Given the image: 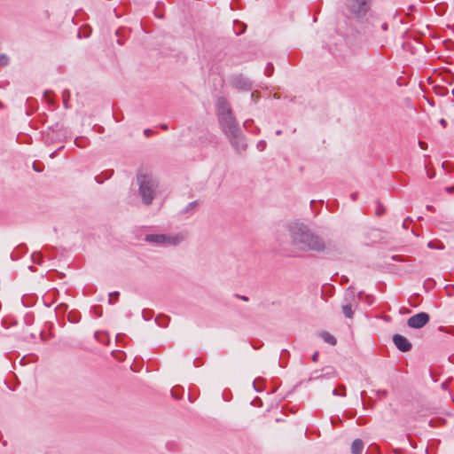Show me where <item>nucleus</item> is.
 I'll use <instances>...</instances> for the list:
<instances>
[{
	"instance_id": "1",
	"label": "nucleus",
	"mask_w": 454,
	"mask_h": 454,
	"mask_svg": "<svg viewBox=\"0 0 454 454\" xmlns=\"http://www.w3.org/2000/svg\"><path fill=\"white\" fill-rule=\"evenodd\" d=\"M292 246L302 252H322L325 249L324 239L303 223H294L289 227Z\"/></svg>"
},
{
	"instance_id": "2",
	"label": "nucleus",
	"mask_w": 454,
	"mask_h": 454,
	"mask_svg": "<svg viewBox=\"0 0 454 454\" xmlns=\"http://www.w3.org/2000/svg\"><path fill=\"white\" fill-rule=\"evenodd\" d=\"M138 193L145 205H150L159 190V183L152 173L140 170L137 175Z\"/></svg>"
},
{
	"instance_id": "3",
	"label": "nucleus",
	"mask_w": 454,
	"mask_h": 454,
	"mask_svg": "<svg viewBox=\"0 0 454 454\" xmlns=\"http://www.w3.org/2000/svg\"><path fill=\"white\" fill-rule=\"evenodd\" d=\"M145 240L161 247H175L184 240V235L181 233L147 234L145 237Z\"/></svg>"
},
{
	"instance_id": "4",
	"label": "nucleus",
	"mask_w": 454,
	"mask_h": 454,
	"mask_svg": "<svg viewBox=\"0 0 454 454\" xmlns=\"http://www.w3.org/2000/svg\"><path fill=\"white\" fill-rule=\"evenodd\" d=\"M372 0H346L345 7L349 17L354 19L364 18L370 11Z\"/></svg>"
},
{
	"instance_id": "5",
	"label": "nucleus",
	"mask_w": 454,
	"mask_h": 454,
	"mask_svg": "<svg viewBox=\"0 0 454 454\" xmlns=\"http://www.w3.org/2000/svg\"><path fill=\"white\" fill-rule=\"evenodd\" d=\"M219 122L225 136L232 134L239 129L236 118L233 114L220 118Z\"/></svg>"
},
{
	"instance_id": "6",
	"label": "nucleus",
	"mask_w": 454,
	"mask_h": 454,
	"mask_svg": "<svg viewBox=\"0 0 454 454\" xmlns=\"http://www.w3.org/2000/svg\"><path fill=\"white\" fill-rule=\"evenodd\" d=\"M229 139V142L231 145L235 148V150L240 153L244 152L247 148V143L244 135L240 131V129L237 130L236 132H233L232 134H230L226 136Z\"/></svg>"
},
{
	"instance_id": "7",
	"label": "nucleus",
	"mask_w": 454,
	"mask_h": 454,
	"mask_svg": "<svg viewBox=\"0 0 454 454\" xmlns=\"http://www.w3.org/2000/svg\"><path fill=\"white\" fill-rule=\"evenodd\" d=\"M345 303L342 305V312L348 318H352L354 312L353 307L357 306L356 298L353 291L348 290L344 298Z\"/></svg>"
},
{
	"instance_id": "8",
	"label": "nucleus",
	"mask_w": 454,
	"mask_h": 454,
	"mask_svg": "<svg viewBox=\"0 0 454 454\" xmlns=\"http://www.w3.org/2000/svg\"><path fill=\"white\" fill-rule=\"evenodd\" d=\"M429 315L426 312H419L407 320L409 327L413 329H419L425 326L429 322Z\"/></svg>"
},
{
	"instance_id": "9",
	"label": "nucleus",
	"mask_w": 454,
	"mask_h": 454,
	"mask_svg": "<svg viewBox=\"0 0 454 454\" xmlns=\"http://www.w3.org/2000/svg\"><path fill=\"white\" fill-rule=\"evenodd\" d=\"M231 85L239 90H249L252 88V83L247 77L242 74H236L231 78Z\"/></svg>"
},
{
	"instance_id": "10",
	"label": "nucleus",
	"mask_w": 454,
	"mask_h": 454,
	"mask_svg": "<svg viewBox=\"0 0 454 454\" xmlns=\"http://www.w3.org/2000/svg\"><path fill=\"white\" fill-rule=\"evenodd\" d=\"M393 342L395 347L402 352L410 351L412 348L411 341L401 334H395L393 336Z\"/></svg>"
},
{
	"instance_id": "11",
	"label": "nucleus",
	"mask_w": 454,
	"mask_h": 454,
	"mask_svg": "<svg viewBox=\"0 0 454 454\" xmlns=\"http://www.w3.org/2000/svg\"><path fill=\"white\" fill-rule=\"evenodd\" d=\"M218 118L232 115V111L227 100L223 98H219L216 103Z\"/></svg>"
},
{
	"instance_id": "12",
	"label": "nucleus",
	"mask_w": 454,
	"mask_h": 454,
	"mask_svg": "<svg viewBox=\"0 0 454 454\" xmlns=\"http://www.w3.org/2000/svg\"><path fill=\"white\" fill-rule=\"evenodd\" d=\"M364 450V442L360 439H356L351 445L352 454H362Z\"/></svg>"
},
{
	"instance_id": "13",
	"label": "nucleus",
	"mask_w": 454,
	"mask_h": 454,
	"mask_svg": "<svg viewBox=\"0 0 454 454\" xmlns=\"http://www.w3.org/2000/svg\"><path fill=\"white\" fill-rule=\"evenodd\" d=\"M320 336L322 337V339L328 344H331L333 346H334L337 342L336 339L334 336H333L332 334H330L329 333L327 332H322L320 333Z\"/></svg>"
},
{
	"instance_id": "14",
	"label": "nucleus",
	"mask_w": 454,
	"mask_h": 454,
	"mask_svg": "<svg viewBox=\"0 0 454 454\" xmlns=\"http://www.w3.org/2000/svg\"><path fill=\"white\" fill-rule=\"evenodd\" d=\"M427 247L431 249H443L444 248V246L442 243L441 242H434V241H430L428 242L427 244Z\"/></svg>"
},
{
	"instance_id": "15",
	"label": "nucleus",
	"mask_w": 454,
	"mask_h": 454,
	"mask_svg": "<svg viewBox=\"0 0 454 454\" xmlns=\"http://www.w3.org/2000/svg\"><path fill=\"white\" fill-rule=\"evenodd\" d=\"M333 395H339V396H345L346 395V389L344 386H340L339 388H335L333 391Z\"/></svg>"
},
{
	"instance_id": "16",
	"label": "nucleus",
	"mask_w": 454,
	"mask_h": 454,
	"mask_svg": "<svg viewBox=\"0 0 454 454\" xmlns=\"http://www.w3.org/2000/svg\"><path fill=\"white\" fill-rule=\"evenodd\" d=\"M32 261L35 263L42 264V254L40 252L32 254Z\"/></svg>"
},
{
	"instance_id": "17",
	"label": "nucleus",
	"mask_w": 454,
	"mask_h": 454,
	"mask_svg": "<svg viewBox=\"0 0 454 454\" xmlns=\"http://www.w3.org/2000/svg\"><path fill=\"white\" fill-rule=\"evenodd\" d=\"M9 57L5 54H0V67H5L9 64Z\"/></svg>"
},
{
	"instance_id": "18",
	"label": "nucleus",
	"mask_w": 454,
	"mask_h": 454,
	"mask_svg": "<svg viewBox=\"0 0 454 454\" xmlns=\"http://www.w3.org/2000/svg\"><path fill=\"white\" fill-rule=\"evenodd\" d=\"M68 98H69V91L66 90L63 91V99H64V105L66 107H67V102Z\"/></svg>"
},
{
	"instance_id": "19",
	"label": "nucleus",
	"mask_w": 454,
	"mask_h": 454,
	"mask_svg": "<svg viewBox=\"0 0 454 454\" xmlns=\"http://www.w3.org/2000/svg\"><path fill=\"white\" fill-rule=\"evenodd\" d=\"M273 70V66L271 64H268V66L265 68V74L270 76L271 75Z\"/></svg>"
},
{
	"instance_id": "20",
	"label": "nucleus",
	"mask_w": 454,
	"mask_h": 454,
	"mask_svg": "<svg viewBox=\"0 0 454 454\" xmlns=\"http://www.w3.org/2000/svg\"><path fill=\"white\" fill-rule=\"evenodd\" d=\"M82 137H77L74 140V144L79 147H84L85 145L82 144Z\"/></svg>"
},
{
	"instance_id": "21",
	"label": "nucleus",
	"mask_w": 454,
	"mask_h": 454,
	"mask_svg": "<svg viewBox=\"0 0 454 454\" xmlns=\"http://www.w3.org/2000/svg\"><path fill=\"white\" fill-rule=\"evenodd\" d=\"M118 296H119V293L118 292H114V293L109 294L110 303L113 302V298H114L116 300L118 298Z\"/></svg>"
},
{
	"instance_id": "22",
	"label": "nucleus",
	"mask_w": 454,
	"mask_h": 454,
	"mask_svg": "<svg viewBox=\"0 0 454 454\" xmlns=\"http://www.w3.org/2000/svg\"><path fill=\"white\" fill-rule=\"evenodd\" d=\"M264 146H265V142H264V141H260V142L257 144V147H258V149H259V150H261V151H262V150H263Z\"/></svg>"
},
{
	"instance_id": "23",
	"label": "nucleus",
	"mask_w": 454,
	"mask_h": 454,
	"mask_svg": "<svg viewBox=\"0 0 454 454\" xmlns=\"http://www.w3.org/2000/svg\"><path fill=\"white\" fill-rule=\"evenodd\" d=\"M419 145L420 148L423 150H426L427 148V144L426 142L419 141Z\"/></svg>"
},
{
	"instance_id": "24",
	"label": "nucleus",
	"mask_w": 454,
	"mask_h": 454,
	"mask_svg": "<svg viewBox=\"0 0 454 454\" xmlns=\"http://www.w3.org/2000/svg\"><path fill=\"white\" fill-rule=\"evenodd\" d=\"M318 356H319V354H318V352H317H317H315V353L312 355V360H313V362H317Z\"/></svg>"
},
{
	"instance_id": "25",
	"label": "nucleus",
	"mask_w": 454,
	"mask_h": 454,
	"mask_svg": "<svg viewBox=\"0 0 454 454\" xmlns=\"http://www.w3.org/2000/svg\"><path fill=\"white\" fill-rule=\"evenodd\" d=\"M439 121L442 127H446L447 121L445 119H441Z\"/></svg>"
},
{
	"instance_id": "26",
	"label": "nucleus",
	"mask_w": 454,
	"mask_h": 454,
	"mask_svg": "<svg viewBox=\"0 0 454 454\" xmlns=\"http://www.w3.org/2000/svg\"><path fill=\"white\" fill-rule=\"evenodd\" d=\"M253 121L252 120H247L245 122H244V127L245 128H247L248 125H250V122H252Z\"/></svg>"
},
{
	"instance_id": "27",
	"label": "nucleus",
	"mask_w": 454,
	"mask_h": 454,
	"mask_svg": "<svg viewBox=\"0 0 454 454\" xmlns=\"http://www.w3.org/2000/svg\"><path fill=\"white\" fill-rule=\"evenodd\" d=\"M446 191H447L448 192H450H450H452L454 191V186H452V187H447V188H446Z\"/></svg>"
},
{
	"instance_id": "28",
	"label": "nucleus",
	"mask_w": 454,
	"mask_h": 454,
	"mask_svg": "<svg viewBox=\"0 0 454 454\" xmlns=\"http://www.w3.org/2000/svg\"><path fill=\"white\" fill-rule=\"evenodd\" d=\"M379 393H380V395H382L384 396L387 395V391L386 390H381Z\"/></svg>"
},
{
	"instance_id": "29",
	"label": "nucleus",
	"mask_w": 454,
	"mask_h": 454,
	"mask_svg": "<svg viewBox=\"0 0 454 454\" xmlns=\"http://www.w3.org/2000/svg\"><path fill=\"white\" fill-rule=\"evenodd\" d=\"M382 28H383L384 30H387V24H384V25L382 26Z\"/></svg>"
},
{
	"instance_id": "30",
	"label": "nucleus",
	"mask_w": 454,
	"mask_h": 454,
	"mask_svg": "<svg viewBox=\"0 0 454 454\" xmlns=\"http://www.w3.org/2000/svg\"><path fill=\"white\" fill-rule=\"evenodd\" d=\"M33 168H34V169H35V171H39V169H37V167H35V163H34V165H33Z\"/></svg>"
},
{
	"instance_id": "31",
	"label": "nucleus",
	"mask_w": 454,
	"mask_h": 454,
	"mask_svg": "<svg viewBox=\"0 0 454 454\" xmlns=\"http://www.w3.org/2000/svg\"><path fill=\"white\" fill-rule=\"evenodd\" d=\"M427 208L428 210H431V209L433 208V207H432V206H427Z\"/></svg>"
},
{
	"instance_id": "32",
	"label": "nucleus",
	"mask_w": 454,
	"mask_h": 454,
	"mask_svg": "<svg viewBox=\"0 0 454 454\" xmlns=\"http://www.w3.org/2000/svg\"><path fill=\"white\" fill-rule=\"evenodd\" d=\"M161 127H162V129H168V126H167V125H162Z\"/></svg>"
},
{
	"instance_id": "33",
	"label": "nucleus",
	"mask_w": 454,
	"mask_h": 454,
	"mask_svg": "<svg viewBox=\"0 0 454 454\" xmlns=\"http://www.w3.org/2000/svg\"><path fill=\"white\" fill-rule=\"evenodd\" d=\"M145 132L146 135H148L149 132H150V129H145Z\"/></svg>"
},
{
	"instance_id": "34",
	"label": "nucleus",
	"mask_w": 454,
	"mask_h": 454,
	"mask_svg": "<svg viewBox=\"0 0 454 454\" xmlns=\"http://www.w3.org/2000/svg\"><path fill=\"white\" fill-rule=\"evenodd\" d=\"M322 377H323L322 375L315 376L314 379H319V378H322Z\"/></svg>"
},
{
	"instance_id": "35",
	"label": "nucleus",
	"mask_w": 454,
	"mask_h": 454,
	"mask_svg": "<svg viewBox=\"0 0 454 454\" xmlns=\"http://www.w3.org/2000/svg\"><path fill=\"white\" fill-rule=\"evenodd\" d=\"M276 134H277V135H280V134H281V130H278V131L276 132Z\"/></svg>"
}]
</instances>
